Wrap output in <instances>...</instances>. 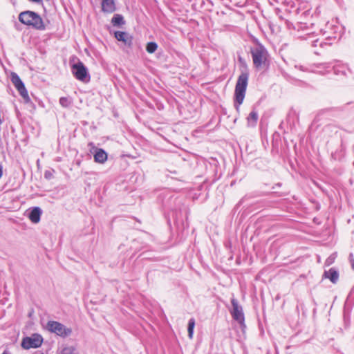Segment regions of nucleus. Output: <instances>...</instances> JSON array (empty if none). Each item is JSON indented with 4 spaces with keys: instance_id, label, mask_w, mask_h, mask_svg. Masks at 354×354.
Returning a JSON list of instances; mask_svg holds the SVG:
<instances>
[{
    "instance_id": "obj_16",
    "label": "nucleus",
    "mask_w": 354,
    "mask_h": 354,
    "mask_svg": "<svg viewBox=\"0 0 354 354\" xmlns=\"http://www.w3.org/2000/svg\"><path fill=\"white\" fill-rule=\"evenodd\" d=\"M59 354H79V353L76 347L66 346L62 349Z\"/></svg>"
},
{
    "instance_id": "obj_12",
    "label": "nucleus",
    "mask_w": 354,
    "mask_h": 354,
    "mask_svg": "<svg viewBox=\"0 0 354 354\" xmlns=\"http://www.w3.org/2000/svg\"><path fill=\"white\" fill-rule=\"evenodd\" d=\"M114 0H102V10L104 12L112 13L115 10Z\"/></svg>"
},
{
    "instance_id": "obj_5",
    "label": "nucleus",
    "mask_w": 354,
    "mask_h": 354,
    "mask_svg": "<svg viewBox=\"0 0 354 354\" xmlns=\"http://www.w3.org/2000/svg\"><path fill=\"white\" fill-rule=\"evenodd\" d=\"M71 71L75 77L80 81L87 82L90 80L88 69L81 61L71 66Z\"/></svg>"
},
{
    "instance_id": "obj_14",
    "label": "nucleus",
    "mask_w": 354,
    "mask_h": 354,
    "mask_svg": "<svg viewBox=\"0 0 354 354\" xmlns=\"http://www.w3.org/2000/svg\"><path fill=\"white\" fill-rule=\"evenodd\" d=\"M258 118V113L255 109H253L247 118L248 126L254 127L257 122Z\"/></svg>"
},
{
    "instance_id": "obj_11",
    "label": "nucleus",
    "mask_w": 354,
    "mask_h": 354,
    "mask_svg": "<svg viewBox=\"0 0 354 354\" xmlns=\"http://www.w3.org/2000/svg\"><path fill=\"white\" fill-rule=\"evenodd\" d=\"M323 277L330 279L333 283H336L339 279V273L335 268H331L324 272Z\"/></svg>"
},
{
    "instance_id": "obj_19",
    "label": "nucleus",
    "mask_w": 354,
    "mask_h": 354,
    "mask_svg": "<svg viewBox=\"0 0 354 354\" xmlns=\"http://www.w3.org/2000/svg\"><path fill=\"white\" fill-rule=\"evenodd\" d=\"M158 48V44L156 42L151 41L147 44L146 50L149 53H153Z\"/></svg>"
},
{
    "instance_id": "obj_2",
    "label": "nucleus",
    "mask_w": 354,
    "mask_h": 354,
    "mask_svg": "<svg viewBox=\"0 0 354 354\" xmlns=\"http://www.w3.org/2000/svg\"><path fill=\"white\" fill-rule=\"evenodd\" d=\"M253 64L255 68H261L269 65V53L267 49L261 44L250 48Z\"/></svg>"
},
{
    "instance_id": "obj_25",
    "label": "nucleus",
    "mask_w": 354,
    "mask_h": 354,
    "mask_svg": "<svg viewBox=\"0 0 354 354\" xmlns=\"http://www.w3.org/2000/svg\"><path fill=\"white\" fill-rule=\"evenodd\" d=\"M45 176L46 178H47L48 176H49V174H48L46 172L45 173Z\"/></svg>"
},
{
    "instance_id": "obj_7",
    "label": "nucleus",
    "mask_w": 354,
    "mask_h": 354,
    "mask_svg": "<svg viewBox=\"0 0 354 354\" xmlns=\"http://www.w3.org/2000/svg\"><path fill=\"white\" fill-rule=\"evenodd\" d=\"M232 305V310H231V315L234 320H236L241 326L242 328H245V317L243 311V308L239 304L238 301L232 298L231 299Z\"/></svg>"
},
{
    "instance_id": "obj_9",
    "label": "nucleus",
    "mask_w": 354,
    "mask_h": 354,
    "mask_svg": "<svg viewBox=\"0 0 354 354\" xmlns=\"http://www.w3.org/2000/svg\"><path fill=\"white\" fill-rule=\"evenodd\" d=\"M115 37L129 47L132 45V37L127 32L115 31Z\"/></svg>"
},
{
    "instance_id": "obj_10",
    "label": "nucleus",
    "mask_w": 354,
    "mask_h": 354,
    "mask_svg": "<svg viewBox=\"0 0 354 354\" xmlns=\"http://www.w3.org/2000/svg\"><path fill=\"white\" fill-rule=\"evenodd\" d=\"M42 211L39 207H32L28 213V218L33 223H37L40 221Z\"/></svg>"
},
{
    "instance_id": "obj_8",
    "label": "nucleus",
    "mask_w": 354,
    "mask_h": 354,
    "mask_svg": "<svg viewBox=\"0 0 354 354\" xmlns=\"http://www.w3.org/2000/svg\"><path fill=\"white\" fill-rule=\"evenodd\" d=\"M11 82L15 86V88L17 89L19 93H20L21 96L24 100L25 102L28 103L30 101V99L28 96V91L26 88H25L24 84L20 79L19 76L15 73H11Z\"/></svg>"
},
{
    "instance_id": "obj_15",
    "label": "nucleus",
    "mask_w": 354,
    "mask_h": 354,
    "mask_svg": "<svg viewBox=\"0 0 354 354\" xmlns=\"http://www.w3.org/2000/svg\"><path fill=\"white\" fill-rule=\"evenodd\" d=\"M111 23L114 26H120L125 24V21L122 15L115 14L111 19Z\"/></svg>"
},
{
    "instance_id": "obj_18",
    "label": "nucleus",
    "mask_w": 354,
    "mask_h": 354,
    "mask_svg": "<svg viewBox=\"0 0 354 354\" xmlns=\"http://www.w3.org/2000/svg\"><path fill=\"white\" fill-rule=\"evenodd\" d=\"M194 326H195V319H194V318H191L189 320L188 326H187L188 336L190 339H192L193 337Z\"/></svg>"
},
{
    "instance_id": "obj_1",
    "label": "nucleus",
    "mask_w": 354,
    "mask_h": 354,
    "mask_svg": "<svg viewBox=\"0 0 354 354\" xmlns=\"http://www.w3.org/2000/svg\"><path fill=\"white\" fill-rule=\"evenodd\" d=\"M248 78V72H243L238 77L234 91V106L236 110L239 109V106L244 100Z\"/></svg>"
},
{
    "instance_id": "obj_23",
    "label": "nucleus",
    "mask_w": 354,
    "mask_h": 354,
    "mask_svg": "<svg viewBox=\"0 0 354 354\" xmlns=\"http://www.w3.org/2000/svg\"><path fill=\"white\" fill-rule=\"evenodd\" d=\"M2 354H10V353L9 352L8 350L6 349V350L3 351Z\"/></svg>"
},
{
    "instance_id": "obj_20",
    "label": "nucleus",
    "mask_w": 354,
    "mask_h": 354,
    "mask_svg": "<svg viewBox=\"0 0 354 354\" xmlns=\"http://www.w3.org/2000/svg\"><path fill=\"white\" fill-rule=\"evenodd\" d=\"M336 257H337V255L335 253L332 254L330 257H328L326 259V260L325 261V265L327 266L331 265L335 261Z\"/></svg>"
},
{
    "instance_id": "obj_6",
    "label": "nucleus",
    "mask_w": 354,
    "mask_h": 354,
    "mask_svg": "<svg viewBox=\"0 0 354 354\" xmlns=\"http://www.w3.org/2000/svg\"><path fill=\"white\" fill-rule=\"evenodd\" d=\"M43 340V337L41 335L34 333L30 336L24 337L21 343V346L25 350L37 348L41 346Z\"/></svg>"
},
{
    "instance_id": "obj_21",
    "label": "nucleus",
    "mask_w": 354,
    "mask_h": 354,
    "mask_svg": "<svg viewBox=\"0 0 354 354\" xmlns=\"http://www.w3.org/2000/svg\"><path fill=\"white\" fill-rule=\"evenodd\" d=\"M349 262L351 263L352 268L354 270V256L352 253L348 257Z\"/></svg>"
},
{
    "instance_id": "obj_24",
    "label": "nucleus",
    "mask_w": 354,
    "mask_h": 354,
    "mask_svg": "<svg viewBox=\"0 0 354 354\" xmlns=\"http://www.w3.org/2000/svg\"><path fill=\"white\" fill-rule=\"evenodd\" d=\"M45 176L46 178H47L48 176H49V174H48L46 172L45 173Z\"/></svg>"
},
{
    "instance_id": "obj_17",
    "label": "nucleus",
    "mask_w": 354,
    "mask_h": 354,
    "mask_svg": "<svg viewBox=\"0 0 354 354\" xmlns=\"http://www.w3.org/2000/svg\"><path fill=\"white\" fill-rule=\"evenodd\" d=\"M59 104L62 107L68 108L73 104V100L70 97H62L59 99Z\"/></svg>"
},
{
    "instance_id": "obj_22",
    "label": "nucleus",
    "mask_w": 354,
    "mask_h": 354,
    "mask_svg": "<svg viewBox=\"0 0 354 354\" xmlns=\"http://www.w3.org/2000/svg\"><path fill=\"white\" fill-rule=\"evenodd\" d=\"M318 45L322 46V43L319 42L318 39H316V40L313 41V43H312V46H317Z\"/></svg>"
},
{
    "instance_id": "obj_3",
    "label": "nucleus",
    "mask_w": 354,
    "mask_h": 354,
    "mask_svg": "<svg viewBox=\"0 0 354 354\" xmlns=\"http://www.w3.org/2000/svg\"><path fill=\"white\" fill-rule=\"evenodd\" d=\"M19 21L26 26H31L37 30H44L45 26L43 19L36 12L26 10L21 12L19 15Z\"/></svg>"
},
{
    "instance_id": "obj_13",
    "label": "nucleus",
    "mask_w": 354,
    "mask_h": 354,
    "mask_svg": "<svg viewBox=\"0 0 354 354\" xmlns=\"http://www.w3.org/2000/svg\"><path fill=\"white\" fill-rule=\"evenodd\" d=\"M107 160V153L102 149H97L94 154V160L98 163H104Z\"/></svg>"
},
{
    "instance_id": "obj_4",
    "label": "nucleus",
    "mask_w": 354,
    "mask_h": 354,
    "mask_svg": "<svg viewBox=\"0 0 354 354\" xmlns=\"http://www.w3.org/2000/svg\"><path fill=\"white\" fill-rule=\"evenodd\" d=\"M46 328L50 333H55L62 337H66L72 333L71 328L56 321H48L46 324Z\"/></svg>"
}]
</instances>
